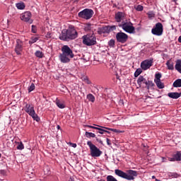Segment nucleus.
I'll return each mask as SVG.
<instances>
[{"instance_id": "nucleus-1", "label": "nucleus", "mask_w": 181, "mask_h": 181, "mask_svg": "<svg viewBox=\"0 0 181 181\" xmlns=\"http://www.w3.org/2000/svg\"><path fill=\"white\" fill-rule=\"evenodd\" d=\"M78 37L77 30L74 28V26L69 25L68 29L63 30L62 34L59 35L60 40H64L69 42V40H74Z\"/></svg>"}, {"instance_id": "nucleus-2", "label": "nucleus", "mask_w": 181, "mask_h": 181, "mask_svg": "<svg viewBox=\"0 0 181 181\" xmlns=\"http://www.w3.org/2000/svg\"><path fill=\"white\" fill-rule=\"evenodd\" d=\"M61 51L62 54L59 56L61 63H70V60L74 57L73 49L69 45H63Z\"/></svg>"}, {"instance_id": "nucleus-3", "label": "nucleus", "mask_w": 181, "mask_h": 181, "mask_svg": "<svg viewBox=\"0 0 181 181\" xmlns=\"http://www.w3.org/2000/svg\"><path fill=\"white\" fill-rule=\"evenodd\" d=\"M115 173L117 175V176L122 177V179H126L127 180H134V179H135L134 177L138 176V173L133 170H127V173L121 170L116 169L115 170Z\"/></svg>"}, {"instance_id": "nucleus-4", "label": "nucleus", "mask_w": 181, "mask_h": 181, "mask_svg": "<svg viewBox=\"0 0 181 181\" xmlns=\"http://www.w3.org/2000/svg\"><path fill=\"white\" fill-rule=\"evenodd\" d=\"M82 40V43L86 45V46H94L97 45V38L94 34L83 35Z\"/></svg>"}, {"instance_id": "nucleus-5", "label": "nucleus", "mask_w": 181, "mask_h": 181, "mask_svg": "<svg viewBox=\"0 0 181 181\" xmlns=\"http://www.w3.org/2000/svg\"><path fill=\"white\" fill-rule=\"evenodd\" d=\"M25 111L27 112V114H28V115H30V117H32L34 121H36L37 122L40 121V118L39 116H37V114H36V112L35 111V107H33V105L26 103Z\"/></svg>"}, {"instance_id": "nucleus-6", "label": "nucleus", "mask_w": 181, "mask_h": 181, "mask_svg": "<svg viewBox=\"0 0 181 181\" xmlns=\"http://www.w3.org/2000/svg\"><path fill=\"white\" fill-rule=\"evenodd\" d=\"M87 145L90 148V156L92 158H100L103 155V151L96 147L95 145L93 144L91 141H87Z\"/></svg>"}, {"instance_id": "nucleus-7", "label": "nucleus", "mask_w": 181, "mask_h": 181, "mask_svg": "<svg viewBox=\"0 0 181 181\" xmlns=\"http://www.w3.org/2000/svg\"><path fill=\"white\" fill-rule=\"evenodd\" d=\"M93 15L94 11L90 8H85L78 13V18L86 19V21H88V19H91Z\"/></svg>"}, {"instance_id": "nucleus-8", "label": "nucleus", "mask_w": 181, "mask_h": 181, "mask_svg": "<svg viewBox=\"0 0 181 181\" xmlns=\"http://www.w3.org/2000/svg\"><path fill=\"white\" fill-rule=\"evenodd\" d=\"M151 33L155 36H162L163 35V25H162V23H157L151 29Z\"/></svg>"}, {"instance_id": "nucleus-9", "label": "nucleus", "mask_w": 181, "mask_h": 181, "mask_svg": "<svg viewBox=\"0 0 181 181\" xmlns=\"http://www.w3.org/2000/svg\"><path fill=\"white\" fill-rule=\"evenodd\" d=\"M121 28L127 33H135V27L132 25L131 22L122 23Z\"/></svg>"}, {"instance_id": "nucleus-10", "label": "nucleus", "mask_w": 181, "mask_h": 181, "mask_svg": "<svg viewBox=\"0 0 181 181\" xmlns=\"http://www.w3.org/2000/svg\"><path fill=\"white\" fill-rule=\"evenodd\" d=\"M153 64V59H146L141 62V68L145 71L146 70L151 69Z\"/></svg>"}, {"instance_id": "nucleus-11", "label": "nucleus", "mask_w": 181, "mask_h": 181, "mask_svg": "<svg viewBox=\"0 0 181 181\" xmlns=\"http://www.w3.org/2000/svg\"><path fill=\"white\" fill-rule=\"evenodd\" d=\"M22 50H23V42L22 40L18 39L16 40V43L15 46V52L16 54L21 56L22 54Z\"/></svg>"}, {"instance_id": "nucleus-12", "label": "nucleus", "mask_w": 181, "mask_h": 181, "mask_svg": "<svg viewBox=\"0 0 181 181\" xmlns=\"http://www.w3.org/2000/svg\"><path fill=\"white\" fill-rule=\"evenodd\" d=\"M116 39L119 43H125V42L128 40V35H127L125 33H117L116 34Z\"/></svg>"}, {"instance_id": "nucleus-13", "label": "nucleus", "mask_w": 181, "mask_h": 181, "mask_svg": "<svg viewBox=\"0 0 181 181\" xmlns=\"http://www.w3.org/2000/svg\"><path fill=\"white\" fill-rule=\"evenodd\" d=\"M30 18H32V13L30 11H26L21 15V21H23V22L33 23V21H32Z\"/></svg>"}, {"instance_id": "nucleus-14", "label": "nucleus", "mask_w": 181, "mask_h": 181, "mask_svg": "<svg viewBox=\"0 0 181 181\" xmlns=\"http://www.w3.org/2000/svg\"><path fill=\"white\" fill-rule=\"evenodd\" d=\"M115 19L116 22H122L125 19V13L121 11H118L115 13Z\"/></svg>"}, {"instance_id": "nucleus-15", "label": "nucleus", "mask_w": 181, "mask_h": 181, "mask_svg": "<svg viewBox=\"0 0 181 181\" xmlns=\"http://www.w3.org/2000/svg\"><path fill=\"white\" fill-rule=\"evenodd\" d=\"M87 128H91L92 129H97L98 132H97L98 134H101L103 135V134H104V132H106L107 134H110L109 131L105 130L104 128L103 127H94V126H91V125H86Z\"/></svg>"}, {"instance_id": "nucleus-16", "label": "nucleus", "mask_w": 181, "mask_h": 181, "mask_svg": "<svg viewBox=\"0 0 181 181\" xmlns=\"http://www.w3.org/2000/svg\"><path fill=\"white\" fill-rule=\"evenodd\" d=\"M146 78H145L143 76H139L138 79H137V84L139 87H142V83L144 84H146L147 83Z\"/></svg>"}, {"instance_id": "nucleus-17", "label": "nucleus", "mask_w": 181, "mask_h": 181, "mask_svg": "<svg viewBox=\"0 0 181 181\" xmlns=\"http://www.w3.org/2000/svg\"><path fill=\"white\" fill-rule=\"evenodd\" d=\"M168 96L170 98H173L174 100H177V98L181 97V93H179L177 92H172V93H169L168 94Z\"/></svg>"}, {"instance_id": "nucleus-18", "label": "nucleus", "mask_w": 181, "mask_h": 181, "mask_svg": "<svg viewBox=\"0 0 181 181\" xmlns=\"http://www.w3.org/2000/svg\"><path fill=\"white\" fill-rule=\"evenodd\" d=\"M98 35H103V33H108V27L105 26L102 28H99L98 30Z\"/></svg>"}, {"instance_id": "nucleus-19", "label": "nucleus", "mask_w": 181, "mask_h": 181, "mask_svg": "<svg viewBox=\"0 0 181 181\" xmlns=\"http://www.w3.org/2000/svg\"><path fill=\"white\" fill-rule=\"evenodd\" d=\"M94 125H95L96 127H100V128H104L105 129H107L108 131H112V132H115L116 134H121V132H122L117 129L108 128V127H103L97 124H94Z\"/></svg>"}, {"instance_id": "nucleus-20", "label": "nucleus", "mask_w": 181, "mask_h": 181, "mask_svg": "<svg viewBox=\"0 0 181 181\" xmlns=\"http://www.w3.org/2000/svg\"><path fill=\"white\" fill-rule=\"evenodd\" d=\"M175 70L181 74V59H177L175 66Z\"/></svg>"}, {"instance_id": "nucleus-21", "label": "nucleus", "mask_w": 181, "mask_h": 181, "mask_svg": "<svg viewBox=\"0 0 181 181\" xmlns=\"http://www.w3.org/2000/svg\"><path fill=\"white\" fill-rule=\"evenodd\" d=\"M166 66L168 69V70H175V66H173V62H172V59H169L166 62Z\"/></svg>"}, {"instance_id": "nucleus-22", "label": "nucleus", "mask_w": 181, "mask_h": 181, "mask_svg": "<svg viewBox=\"0 0 181 181\" xmlns=\"http://www.w3.org/2000/svg\"><path fill=\"white\" fill-rule=\"evenodd\" d=\"M93 28H94V25L91 23H86L85 25L84 30H86V32H90V30H93Z\"/></svg>"}, {"instance_id": "nucleus-23", "label": "nucleus", "mask_w": 181, "mask_h": 181, "mask_svg": "<svg viewBox=\"0 0 181 181\" xmlns=\"http://www.w3.org/2000/svg\"><path fill=\"white\" fill-rule=\"evenodd\" d=\"M154 83H156V86H157L158 88H165V83H162L161 81H156Z\"/></svg>"}, {"instance_id": "nucleus-24", "label": "nucleus", "mask_w": 181, "mask_h": 181, "mask_svg": "<svg viewBox=\"0 0 181 181\" xmlns=\"http://www.w3.org/2000/svg\"><path fill=\"white\" fill-rule=\"evenodd\" d=\"M173 86L176 88L181 87V79L175 80Z\"/></svg>"}, {"instance_id": "nucleus-25", "label": "nucleus", "mask_w": 181, "mask_h": 181, "mask_svg": "<svg viewBox=\"0 0 181 181\" xmlns=\"http://www.w3.org/2000/svg\"><path fill=\"white\" fill-rule=\"evenodd\" d=\"M86 98L90 101V103H94L95 101V97L93 95V94L89 93L87 95Z\"/></svg>"}, {"instance_id": "nucleus-26", "label": "nucleus", "mask_w": 181, "mask_h": 181, "mask_svg": "<svg viewBox=\"0 0 181 181\" xmlns=\"http://www.w3.org/2000/svg\"><path fill=\"white\" fill-rule=\"evenodd\" d=\"M174 158L177 161L181 160V153L180 151H177L175 154L173 155Z\"/></svg>"}, {"instance_id": "nucleus-27", "label": "nucleus", "mask_w": 181, "mask_h": 181, "mask_svg": "<svg viewBox=\"0 0 181 181\" xmlns=\"http://www.w3.org/2000/svg\"><path fill=\"white\" fill-rule=\"evenodd\" d=\"M16 6L17 9H20V10L25 9V3L23 2L17 3L16 4Z\"/></svg>"}, {"instance_id": "nucleus-28", "label": "nucleus", "mask_w": 181, "mask_h": 181, "mask_svg": "<svg viewBox=\"0 0 181 181\" xmlns=\"http://www.w3.org/2000/svg\"><path fill=\"white\" fill-rule=\"evenodd\" d=\"M37 40H39V37L33 36L30 40L29 44L30 45H33V43H36V42H37Z\"/></svg>"}, {"instance_id": "nucleus-29", "label": "nucleus", "mask_w": 181, "mask_h": 181, "mask_svg": "<svg viewBox=\"0 0 181 181\" xmlns=\"http://www.w3.org/2000/svg\"><path fill=\"white\" fill-rule=\"evenodd\" d=\"M85 135L86 138H95V134L86 132Z\"/></svg>"}, {"instance_id": "nucleus-30", "label": "nucleus", "mask_w": 181, "mask_h": 181, "mask_svg": "<svg viewBox=\"0 0 181 181\" xmlns=\"http://www.w3.org/2000/svg\"><path fill=\"white\" fill-rule=\"evenodd\" d=\"M160 78H162V74H160V73L156 74L154 82L160 81Z\"/></svg>"}, {"instance_id": "nucleus-31", "label": "nucleus", "mask_w": 181, "mask_h": 181, "mask_svg": "<svg viewBox=\"0 0 181 181\" xmlns=\"http://www.w3.org/2000/svg\"><path fill=\"white\" fill-rule=\"evenodd\" d=\"M146 83H146V86L147 87V90H149L151 87H153V86H155V83H153V82H152L151 81H147Z\"/></svg>"}, {"instance_id": "nucleus-32", "label": "nucleus", "mask_w": 181, "mask_h": 181, "mask_svg": "<svg viewBox=\"0 0 181 181\" xmlns=\"http://www.w3.org/2000/svg\"><path fill=\"white\" fill-rule=\"evenodd\" d=\"M18 146H17V149L18 151H22L23 149H25V146L23 145V143H22V141L18 143Z\"/></svg>"}, {"instance_id": "nucleus-33", "label": "nucleus", "mask_w": 181, "mask_h": 181, "mask_svg": "<svg viewBox=\"0 0 181 181\" xmlns=\"http://www.w3.org/2000/svg\"><path fill=\"white\" fill-rule=\"evenodd\" d=\"M108 33L112 32L117 30V26L115 25H107Z\"/></svg>"}, {"instance_id": "nucleus-34", "label": "nucleus", "mask_w": 181, "mask_h": 181, "mask_svg": "<svg viewBox=\"0 0 181 181\" xmlns=\"http://www.w3.org/2000/svg\"><path fill=\"white\" fill-rule=\"evenodd\" d=\"M35 55L36 57H39V59H42V57L44 56L43 52L40 51H36Z\"/></svg>"}, {"instance_id": "nucleus-35", "label": "nucleus", "mask_w": 181, "mask_h": 181, "mask_svg": "<svg viewBox=\"0 0 181 181\" xmlns=\"http://www.w3.org/2000/svg\"><path fill=\"white\" fill-rule=\"evenodd\" d=\"M35 88H36V86H35V83H32L31 85L28 88V93H32Z\"/></svg>"}, {"instance_id": "nucleus-36", "label": "nucleus", "mask_w": 181, "mask_h": 181, "mask_svg": "<svg viewBox=\"0 0 181 181\" xmlns=\"http://www.w3.org/2000/svg\"><path fill=\"white\" fill-rule=\"evenodd\" d=\"M56 104L59 108L63 109L66 107V105H64V104L60 101H57Z\"/></svg>"}, {"instance_id": "nucleus-37", "label": "nucleus", "mask_w": 181, "mask_h": 181, "mask_svg": "<svg viewBox=\"0 0 181 181\" xmlns=\"http://www.w3.org/2000/svg\"><path fill=\"white\" fill-rule=\"evenodd\" d=\"M82 81H84V83H86V84H91V81L88 79V76H84L83 78H82Z\"/></svg>"}, {"instance_id": "nucleus-38", "label": "nucleus", "mask_w": 181, "mask_h": 181, "mask_svg": "<svg viewBox=\"0 0 181 181\" xmlns=\"http://www.w3.org/2000/svg\"><path fill=\"white\" fill-rule=\"evenodd\" d=\"M108 45L110 46V47H115V40H110L108 42Z\"/></svg>"}, {"instance_id": "nucleus-39", "label": "nucleus", "mask_w": 181, "mask_h": 181, "mask_svg": "<svg viewBox=\"0 0 181 181\" xmlns=\"http://www.w3.org/2000/svg\"><path fill=\"white\" fill-rule=\"evenodd\" d=\"M142 73L141 69H137L134 72V77H138Z\"/></svg>"}, {"instance_id": "nucleus-40", "label": "nucleus", "mask_w": 181, "mask_h": 181, "mask_svg": "<svg viewBox=\"0 0 181 181\" xmlns=\"http://www.w3.org/2000/svg\"><path fill=\"white\" fill-rule=\"evenodd\" d=\"M134 8L136 10H137L139 12H141V11H144V6H142L141 5H137Z\"/></svg>"}, {"instance_id": "nucleus-41", "label": "nucleus", "mask_w": 181, "mask_h": 181, "mask_svg": "<svg viewBox=\"0 0 181 181\" xmlns=\"http://www.w3.org/2000/svg\"><path fill=\"white\" fill-rule=\"evenodd\" d=\"M32 32L33 33H36V32H37V30L36 29L35 25H32Z\"/></svg>"}, {"instance_id": "nucleus-42", "label": "nucleus", "mask_w": 181, "mask_h": 181, "mask_svg": "<svg viewBox=\"0 0 181 181\" xmlns=\"http://www.w3.org/2000/svg\"><path fill=\"white\" fill-rule=\"evenodd\" d=\"M46 37H47V39H50V37H52V33L48 32V33H47V35H46Z\"/></svg>"}, {"instance_id": "nucleus-43", "label": "nucleus", "mask_w": 181, "mask_h": 181, "mask_svg": "<svg viewBox=\"0 0 181 181\" xmlns=\"http://www.w3.org/2000/svg\"><path fill=\"white\" fill-rule=\"evenodd\" d=\"M0 173H1V175H6V170H1Z\"/></svg>"}, {"instance_id": "nucleus-44", "label": "nucleus", "mask_w": 181, "mask_h": 181, "mask_svg": "<svg viewBox=\"0 0 181 181\" xmlns=\"http://www.w3.org/2000/svg\"><path fill=\"white\" fill-rule=\"evenodd\" d=\"M168 160H170V162H175V161H176V160H175L174 156L172 157V158H169Z\"/></svg>"}, {"instance_id": "nucleus-45", "label": "nucleus", "mask_w": 181, "mask_h": 181, "mask_svg": "<svg viewBox=\"0 0 181 181\" xmlns=\"http://www.w3.org/2000/svg\"><path fill=\"white\" fill-rule=\"evenodd\" d=\"M71 146H72V148H77V144L74 143H71Z\"/></svg>"}, {"instance_id": "nucleus-46", "label": "nucleus", "mask_w": 181, "mask_h": 181, "mask_svg": "<svg viewBox=\"0 0 181 181\" xmlns=\"http://www.w3.org/2000/svg\"><path fill=\"white\" fill-rule=\"evenodd\" d=\"M173 177H177L178 175L177 173H173L172 174Z\"/></svg>"}, {"instance_id": "nucleus-47", "label": "nucleus", "mask_w": 181, "mask_h": 181, "mask_svg": "<svg viewBox=\"0 0 181 181\" xmlns=\"http://www.w3.org/2000/svg\"><path fill=\"white\" fill-rule=\"evenodd\" d=\"M107 145H111V143H110V139H106Z\"/></svg>"}, {"instance_id": "nucleus-48", "label": "nucleus", "mask_w": 181, "mask_h": 181, "mask_svg": "<svg viewBox=\"0 0 181 181\" xmlns=\"http://www.w3.org/2000/svg\"><path fill=\"white\" fill-rule=\"evenodd\" d=\"M69 181H74V177H70L69 180Z\"/></svg>"}, {"instance_id": "nucleus-49", "label": "nucleus", "mask_w": 181, "mask_h": 181, "mask_svg": "<svg viewBox=\"0 0 181 181\" xmlns=\"http://www.w3.org/2000/svg\"><path fill=\"white\" fill-rule=\"evenodd\" d=\"M178 42H179L180 43H181V36L179 37V38H178Z\"/></svg>"}, {"instance_id": "nucleus-50", "label": "nucleus", "mask_w": 181, "mask_h": 181, "mask_svg": "<svg viewBox=\"0 0 181 181\" xmlns=\"http://www.w3.org/2000/svg\"><path fill=\"white\" fill-rule=\"evenodd\" d=\"M57 129H60V125L57 126Z\"/></svg>"}, {"instance_id": "nucleus-51", "label": "nucleus", "mask_w": 181, "mask_h": 181, "mask_svg": "<svg viewBox=\"0 0 181 181\" xmlns=\"http://www.w3.org/2000/svg\"><path fill=\"white\" fill-rule=\"evenodd\" d=\"M1 156H2V154L0 153V158H1Z\"/></svg>"}, {"instance_id": "nucleus-52", "label": "nucleus", "mask_w": 181, "mask_h": 181, "mask_svg": "<svg viewBox=\"0 0 181 181\" xmlns=\"http://www.w3.org/2000/svg\"><path fill=\"white\" fill-rule=\"evenodd\" d=\"M155 178V176H153V179Z\"/></svg>"}, {"instance_id": "nucleus-53", "label": "nucleus", "mask_w": 181, "mask_h": 181, "mask_svg": "<svg viewBox=\"0 0 181 181\" xmlns=\"http://www.w3.org/2000/svg\"><path fill=\"white\" fill-rule=\"evenodd\" d=\"M100 181H105V180H100Z\"/></svg>"}]
</instances>
